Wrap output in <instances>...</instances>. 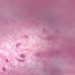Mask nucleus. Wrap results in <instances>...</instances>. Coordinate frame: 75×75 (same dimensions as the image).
I'll use <instances>...</instances> for the list:
<instances>
[{"mask_svg": "<svg viewBox=\"0 0 75 75\" xmlns=\"http://www.w3.org/2000/svg\"><path fill=\"white\" fill-rule=\"evenodd\" d=\"M21 56L22 57V58H24V57H25V56H24V55L23 54H22L21 55Z\"/></svg>", "mask_w": 75, "mask_h": 75, "instance_id": "1", "label": "nucleus"}, {"mask_svg": "<svg viewBox=\"0 0 75 75\" xmlns=\"http://www.w3.org/2000/svg\"><path fill=\"white\" fill-rule=\"evenodd\" d=\"M6 61L7 62H8V60L7 59H6Z\"/></svg>", "mask_w": 75, "mask_h": 75, "instance_id": "3", "label": "nucleus"}, {"mask_svg": "<svg viewBox=\"0 0 75 75\" xmlns=\"http://www.w3.org/2000/svg\"><path fill=\"white\" fill-rule=\"evenodd\" d=\"M3 70L4 71H6V69L5 68H3Z\"/></svg>", "mask_w": 75, "mask_h": 75, "instance_id": "2", "label": "nucleus"}, {"mask_svg": "<svg viewBox=\"0 0 75 75\" xmlns=\"http://www.w3.org/2000/svg\"><path fill=\"white\" fill-rule=\"evenodd\" d=\"M18 61H19L21 62V60H20V59L18 60Z\"/></svg>", "mask_w": 75, "mask_h": 75, "instance_id": "4", "label": "nucleus"}]
</instances>
